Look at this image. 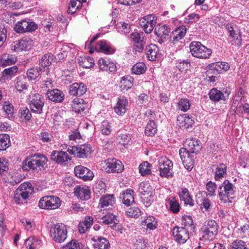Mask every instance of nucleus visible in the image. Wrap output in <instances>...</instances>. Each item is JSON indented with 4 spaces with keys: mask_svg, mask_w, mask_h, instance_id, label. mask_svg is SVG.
Masks as SVG:
<instances>
[{
    "mask_svg": "<svg viewBox=\"0 0 249 249\" xmlns=\"http://www.w3.org/2000/svg\"><path fill=\"white\" fill-rule=\"evenodd\" d=\"M179 196L180 199L183 200L185 204H189L191 206H194V201L190 196L187 189L185 188H182L179 192Z\"/></svg>",
    "mask_w": 249,
    "mask_h": 249,
    "instance_id": "ea45409f",
    "label": "nucleus"
},
{
    "mask_svg": "<svg viewBox=\"0 0 249 249\" xmlns=\"http://www.w3.org/2000/svg\"><path fill=\"white\" fill-rule=\"evenodd\" d=\"M95 243L93 244L95 249H108L109 243L106 238L99 236H95L92 238Z\"/></svg>",
    "mask_w": 249,
    "mask_h": 249,
    "instance_id": "bb28decb",
    "label": "nucleus"
},
{
    "mask_svg": "<svg viewBox=\"0 0 249 249\" xmlns=\"http://www.w3.org/2000/svg\"><path fill=\"white\" fill-rule=\"evenodd\" d=\"M153 188L150 185V183L148 181H143L140 183L139 186V192L142 195H144L146 194H149L152 192Z\"/></svg>",
    "mask_w": 249,
    "mask_h": 249,
    "instance_id": "13d9d810",
    "label": "nucleus"
},
{
    "mask_svg": "<svg viewBox=\"0 0 249 249\" xmlns=\"http://www.w3.org/2000/svg\"><path fill=\"white\" fill-rule=\"evenodd\" d=\"M71 107L73 111L80 113L85 108V105L83 103V100L77 98H74L71 104Z\"/></svg>",
    "mask_w": 249,
    "mask_h": 249,
    "instance_id": "79ce46f5",
    "label": "nucleus"
},
{
    "mask_svg": "<svg viewBox=\"0 0 249 249\" xmlns=\"http://www.w3.org/2000/svg\"><path fill=\"white\" fill-rule=\"evenodd\" d=\"M53 61V55L51 53L44 54L39 61V66L45 69L50 65Z\"/></svg>",
    "mask_w": 249,
    "mask_h": 249,
    "instance_id": "c03bdc74",
    "label": "nucleus"
},
{
    "mask_svg": "<svg viewBox=\"0 0 249 249\" xmlns=\"http://www.w3.org/2000/svg\"><path fill=\"white\" fill-rule=\"evenodd\" d=\"M82 6L79 0H71L69 4L68 12L69 14H73L77 10L80 8Z\"/></svg>",
    "mask_w": 249,
    "mask_h": 249,
    "instance_id": "5fc2aeb1",
    "label": "nucleus"
},
{
    "mask_svg": "<svg viewBox=\"0 0 249 249\" xmlns=\"http://www.w3.org/2000/svg\"><path fill=\"white\" fill-rule=\"evenodd\" d=\"M115 215L111 213H108L101 217H98V221L105 225L115 223Z\"/></svg>",
    "mask_w": 249,
    "mask_h": 249,
    "instance_id": "8fccbe9b",
    "label": "nucleus"
},
{
    "mask_svg": "<svg viewBox=\"0 0 249 249\" xmlns=\"http://www.w3.org/2000/svg\"><path fill=\"white\" fill-rule=\"evenodd\" d=\"M133 85V78L127 75L122 77L120 81V88L122 91L124 92L130 89Z\"/></svg>",
    "mask_w": 249,
    "mask_h": 249,
    "instance_id": "c9c22d12",
    "label": "nucleus"
},
{
    "mask_svg": "<svg viewBox=\"0 0 249 249\" xmlns=\"http://www.w3.org/2000/svg\"><path fill=\"white\" fill-rule=\"evenodd\" d=\"M142 225L146 226L147 229L153 230L157 228V221L155 217L149 216L142 221Z\"/></svg>",
    "mask_w": 249,
    "mask_h": 249,
    "instance_id": "58836bf2",
    "label": "nucleus"
},
{
    "mask_svg": "<svg viewBox=\"0 0 249 249\" xmlns=\"http://www.w3.org/2000/svg\"><path fill=\"white\" fill-rule=\"evenodd\" d=\"M209 94L210 99L214 102H218L220 100L225 101L228 98L229 95L228 92H225V93L224 94L215 88L212 89Z\"/></svg>",
    "mask_w": 249,
    "mask_h": 249,
    "instance_id": "393cba45",
    "label": "nucleus"
},
{
    "mask_svg": "<svg viewBox=\"0 0 249 249\" xmlns=\"http://www.w3.org/2000/svg\"><path fill=\"white\" fill-rule=\"evenodd\" d=\"M40 71L38 69L31 68L29 69L27 71V77L30 80H36L39 75L42 76L43 72L40 68Z\"/></svg>",
    "mask_w": 249,
    "mask_h": 249,
    "instance_id": "6e6d98bb",
    "label": "nucleus"
},
{
    "mask_svg": "<svg viewBox=\"0 0 249 249\" xmlns=\"http://www.w3.org/2000/svg\"><path fill=\"white\" fill-rule=\"evenodd\" d=\"M70 154L74 157L85 158L89 155L91 152V148L89 144H82L77 146H73L70 149Z\"/></svg>",
    "mask_w": 249,
    "mask_h": 249,
    "instance_id": "ddd939ff",
    "label": "nucleus"
},
{
    "mask_svg": "<svg viewBox=\"0 0 249 249\" xmlns=\"http://www.w3.org/2000/svg\"><path fill=\"white\" fill-rule=\"evenodd\" d=\"M182 225L187 230H193L194 229L193 221L191 216L189 215H184L181 219Z\"/></svg>",
    "mask_w": 249,
    "mask_h": 249,
    "instance_id": "09e8293b",
    "label": "nucleus"
},
{
    "mask_svg": "<svg viewBox=\"0 0 249 249\" xmlns=\"http://www.w3.org/2000/svg\"><path fill=\"white\" fill-rule=\"evenodd\" d=\"M191 102L187 98H180L177 104V109L183 112L188 111L191 107Z\"/></svg>",
    "mask_w": 249,
    "mask_h": 249,
    "instance_id": "37998d69",
    "label": "nucleus"
},
{
    "mask_svg": "<svg viewBox=\"0 0 249 249\" xmlns=\"http://www.w3.org/2000/svg\"><path fill=\"white\" fill-rule=\"evenodd\" d=\"M178 124L180 127L188 128L194 123L193 120L187 114H183L178 116Z\"/></svg>",
    "mask_w": 249,
    "mask_h": 249,
    "instance_id": "cd10ccee",
    "label": "nucleus"
},
{
    "mask_svg": "<svg viewBox=\"0 0 249 249\" xmlns=\"http://www.w3.org/2000/svg\"><path fill=\"white\" fill-rule=\"evenodd\" d=\"M106 185L102 181L96 182L93 186V192L97 196H99L104 193L106 191Z\"/></svg>",
    "mask_w": 249,
    "mask_h": 249,
    "instance_id": "603ef678",
    "label": "nucleus"
},
{
    "mask_svg": "<svg viewBox=\"0 0 249 249\" xmlns=\"http://www.w3.org/2000/svg\"><path fill=\"white\" fill-rule=\"evenodd\" d=\"M190 49L194 56L200 58H208L212 53L211 49L206 48L199 42H192L190 45Z\"/></svg>",
    "mask_w": 249,
    "mask_h": 249,
    "instance_id": "39448f33",
    "label": "nucleus"
},
{
    "mask_svg": "<svg viewBox=\"0 0 249 249\" xmlns=\"http://www.w3.org/2000/svg\"><path fill=\"white\" fill-rule=\"evenodd\" d=\"M134 193L133 190L127 189L120 194V198L124 205L130 206L134 202Z\"/></svg>",
    "mask_w": 249,
    "mask_h": 249,
    "instance_id": "a878e982",
    "label": "nucleus"
},
{
    "mask_svg": "<svg viewBox=\"0 0 249 249\" xmlns=\"http://www.w3.org/2000/svg\"><path fill=\"white\" fill-rule=\"evenodd\" d=\"M17 61V58L9 54H3L0 56V67H5L14 64Z\"/></svg>",
    "mask_w": 249,
    "mask_h": 249,
    "instance_id": "473e14b6",
    "label": "nucleus"
},
{
    "mask_svg": "<svg viewBox=\"0 0 249 249\" xmlns=\"http://www.w3.org/2000/svg\"><path fill=\"white\" fill-rule=\"evenodd\" d=\"M97 47L100 51L106 54H111L114 52V50L110 47V44L106 40L100 41L97 44Z\"/></svg>",
    "mask_w": 249,
    "mask_h": 249,
    "instance_id": "a19ab883",
    "label": "nucleus"
},
{
    "mask_svg": "<svg viewBox=\"0 0 249 249\" xmlns=\"http://www.w3.org/2000/svg\"><path fill=\"white\" fill-rule=\"evenodd\" d=\"M46 157L43 155L34 154L27 157L22 163V169L24 171L30 170H40L47 162Z\"/></svg>",
    "mask_w": 249,
    "mask_h": 249,
    "instance_id": "f257e3e1",
    "label": "nucleus"
},
{
    "mask_svg": "<svg viewBox=\"0 0 249 249\" xmlns=\"http://www.w3.org/2000/svg\"><path fill=\"white\" fill-rule=\"evenodd\" d=\"M228 39L232 45L236 46L241 45L242 39L240 32H230Z\"/></svg>",
    "mask_w": 249,
    "mask_h": 249,
    "instance_id": "49530a36",
    "label": "nucleus"
},
{
    "mask_svg": "<svg viewBox=\"0 0 249 249\" xmlns=\"http://www.w3.org/2000/svg\"><path fill=\"white\" fill-rule=\"evenodd\" d=\"M78 64L84 68H91L94 65V60L92 57L89 56H80L78 59Z\"/></svg>",
    "mask_w": 249,
    "mask_h": 249,
    "instance_id": "4c0bfd02",
    "label": "nucleus"
},
{
    "mask_svg": "<svg viewBox=\"0 0 249 249\" xmlns=\"http://www.w3.org/2000/svg\"><path fill=\"white\" fill-rule=\"evenodd\" d=\"M131 39L135 43L134 50L135 52H142L144 48V39L145 38V34L144 32H133L131 34Z\"/></svg>",
    "mask_w": 249,
    "mask_h": 249,
    "instance_id": "4468645a",
    "label": "nucleus"
},
{
    "mask_svg": "<svg viewBox=\"0 0 249 249\" xmlns=\"http://www.w3.org/2000/svg\"><path fill=\"white\" fill-rule=\"evenodd\" d=\"M51 159L56 162L65 165L71 160L66 151H53L51 155Z\"/></svg>",
    "mask_w": 249,
    "mask_h": 249,
    "instance_id": "a211bd4d",
    "label": "nucleus"
},
{
    "mask_svg": "<svg viewBox=\"0 0 249 249\" xmlns=\"http://www.w3.org/2000/svg\"><path fill=\"white\" fill-rule=\"evenodd\" d=\"M98 64L100 70L103 71L113 72L116 71L115 64L108 58H100Z\"/></svg>",
    "mask_w": 249,
    "mask_h": 249,
    "instance_id": "aec40b11",
    "label": "nucleus"
},
{
    "mask_svg": "<svg viewBox=\"0 0 249 249\" xmlns=\"http://www.w3.org/2000/svg\"><path fill=\"white\" fill-rule=\"evenodd\" d=\"M115 203V198L113 195H108L100 198L99 206L101 208L113 206Z\"/></svg>",
    "mask_w": 249,
    "mask_h": 249,
    "instance_id": "c85d7f7f",
    "label": "nucleus"
},
{
    "mask_svg": "<svg viewBox=\"0 0 249 249\" xmlns=\"http://www.w3.org/2000/svg\"><path fill=\"white\" fill-rule=\"evenodd\" d=\"M215 168L214 170V178L216 180H220L223 178L227 172V167L224 164H221L217 166H213Z\"/></svg>",
    "mask_w": 249,
    "mask_h": 249,
    "instance_id": "e433bc0d",
    "label": "nucleus"
},
{
    "mask_svg": "<svg viewBox=\"0 0 249 249\" xmlns=\"http://www.w3.org/2000/svg\"><path fill=\"white\" fill-rule=\"evenodd\" d=\"M87 87L83 83H74L69 87V93L73 96H81L87 91Z\"/></svg>",
    "mask_w": 249,
    "mask_h": 249,
    "instance_id": "4be33fe9",
    "label": "nucleus"
},
{
    "mask_svg": "<svg viewBox=\"0 0 249 249\" xmlns=\"http://www.w3.org/2000/svg\"><path fill=\"white\" fill-rule=\"evenodd\" d=\"M147 242L142 237H139L134 243L136 249H144L147 246Z\"/></svg>",
    "mask_w": 249,
    "mask_h": 249,
    "instance_id": "338daca9",
    "label": "nucleus"
},
{
    "mask_svg": "<svg viewBox=\"0 0 249 249\" xmlns=\"http://www.w3.org/2000/svg\"><path fill=\"white\" fill-rule=\"evenodd\" d=\"M146 56L149 60L154 61L158 56L159 49L158 47L153 44H150L146 47Z\"/></svg>",
    "mask_w": 249,
    "mask_h": 249,
    "instance_id": "f704fd0d",
    "label": "nucleus"
},
{
    "mask_svg": "<svg viewBox=\"0 0 249 249\" xmlns=\"http://www.w3.org/2000/svg\"><path fill=\"white\" fill-rule=\"evenodd\" d=\"M157 130V126L155 122L150 121L145 126V133L148 136H152L155 135Z\"/></svg>",
    "mask_w": 249,
    "mask_h": 249,
    "instance_id": "864d4df0",
    "label": "nucleus"
},
{
    "mask_svg": "<svg viewBox=\"0 0 249 249\" xmlns=\"http://www.w3.org/2000/svg\"><path fill=\"white\" fill-rule=\"evenodd\" d=\"M146 70V67L143 62H139L134 65L132 68V72L136 74H141L143 73Z\"/></svg>",
    "mask_w": 249,
    "mask_h": 249,
    "instance_id": "bf43d9fd",
    "label": "nucleus"
},
{
    "mask_svg": "<svg viewBox=\"0 0 249 249\" xmlns=\"http://www.w3.org/2000/svg\"><path fill=\"white\" fill-rule=\"evenodd\" d=\"M234 186L228 180H225L218 188L219 199L224 203L231 202L234 197Z\"/></svg>",
    "mask_w": 249,
    "mask_h": 249,
    "instance_id": "20e7f679",
    "label": "nucleus"
},
{
    "mask_svg": "<svg viewBox=\"0 0 249 249\" xmlns=\"http://www.w3.org/2000/svg\"><path fill=\"white\" fill-rule=\"evenodd\" d=\"M93 219L92 217H86L84 220L80 222L78 225V231L80 233H85L93 224Z\"/></svg>",
    "mask_w": 249,
    "mask_h": 249,
    "instance_id": "7c9ffc66",
    "label": "nucleus"
},
{
    "mask_svg": "<svg viewBox=\"0 0 249 249\" xmlns=\"http://www.w3.org/2000/svg\"><path fill=\"white\" fill-rule=\"evenodd\" d=\"M75 195L81 200H87L91 197V191L89 187L81 185L76 186L74 191Z\"/></svg>",
    "mask_w": 249,
    "mask_h": 249,
    "instance_id": "f3484780",
    "label": "nucleus"
},
{
    "mask_svg": "<svg viewBox=\"0 0 249 249\" xmlns=\"http://www.w3.org/2000/svg\"><path fill=\"white\" fill-rule=\"evenodd\" d=\"M9 136L6 134H0V151L6 150L10 145Z\"/></svg>",
    "mask_w": 249,
    "mask_h": 249,
    "instance_id": "de8ad7c7",
    "label": "nucleus"
},
{
    "mask_svg": "<svg viewBox=\"0 0 249 249\" xmlns=\"http://www.w3.org/2000/svg\"><path fill=\"white\" fill-rule=\"evenodd\" d=\"M14 85L16 89L19 92L27 90L28 84L26 77L22 75L18 76L15 79Z\"/></svg>",
    "mask_w": 249,
    "mask_h": 249,
    "instance_id": "2f4dec72",
    "label": "nucleus"
},
{
    "mask_svg": "<svg viewBox=\"0 0 249 249\" xmlns=\"http://www.w3.org/2000/svg\"><path fill=\"white\" fill-rule=\"evenodd\" d=\"M37 28L35 22L24 19L18 22L14 28L15 31H35Z\"/></svg>",
    "mask_w": 249,
    "mask_h": 249,
    "instance_id": "dca6fc26",
    "label": "nucleus"
},
{
    "mask_svg": "<svg viewBox=\"0 0 249 249\" xmlns=\"http://www.w3.org/2000/svg\"><path fill=\"white\" fill-rule=\"evenodd\" d=\"M217 186L214 182L211 181L208 182L206 184V189L210 196H215V191Z\"/></svg>",
    "mask_w": 249,
    "mask_h": 249,
    "instance_id": "e2e57ef3",
    "label": "nucleus"
},
{
    "mask_svg": "<svg viewBox=\"0 0 249 249\" xmlns=\"http://www.w3.org/2000/svg\"><path fill=\"white\" fill-rule=\"evenodd\" d=\"M139 173L142 176L148 175L151 173L150 164L147 161H144L139 167Z\"/></svg>",
    "mask_w": 249,
    "mask_h": 249,
    "instance_id": "052dcab7",
    "label": "nucleus"
},
{
    "mask_svg": "<svg viewBox=\"0 0 249 249\" xmlns=\"http://www.w3.org/2000/svg\"><path fill=\"white\" fill-rule=\"evenodd\" d=\"M22 178L18 174L11 175V174H8L5 179V181L9 183L12 186H14L15 185L21 182Z\"/></svg>",
    "mask_w": 249,
    "mask_h": 249,
    "instance_id": "3c124183",
    "label": "nucleus"
},
{
    "mask_svg": "<svg viewBox=\"0 0 249 249\" xmlns=\"http://www.w3.org/2000/svg\"><path fill=\"white\" fill-rule=\"evenodd\" d=\"M38 42L30 38H23L11 45V50L14 52H18L27 51L36 46Z\"/></svg>",
    "mask_w": 249,
    "mask_h": 249,
    "instance_id": "6e6552de",
    "label": "nucleus"
},
{
    "mask_svg": "<svg viewBox=\"0 0 249 249\" xmlns=\"http://www.w3.org/2000/svg\"><path fill=\"white\" fill-rule=\"evenodd\" d=\"M176 66L180 71L188 70L190 66V61L188 60L178 59L176 60Z\"/></svg>",
    "mask_w": 249,
    "mask_h": 249,
    "instance_id": "4d7b16f0",
    "label": "nucleus"
},
{
    "mask_svg": "<svg viewBox=\"0 0 249 249\" xmlns=\"http://www.w3.org/2000/svg\"><path fill=\"white\" fill-rule=\"evenodd\" d=\"M29 101L30 107L32 112L38 114L42 113L44 102L43 98L40 95L38 94L30 95Z\"/></svg>",
    "mask_w": 249,
    "mask_h": 249,
    "instance_id": "9b49d317",
    "label": "nucleus"
},
{
    "mask_svg": "<svg viewBox=\"0 0 249 249\" xmlns=\"http://www.w3.org/2000/svg\"><path fill=\"white\" fill-rule=\"evenodd\" d=\"M74 173L77 177L84 181L91 180L94 177V174L90 170L82 165L75 167Z\"/></svg>",
    "mask_w": 249,
    "mask_h": 249,
    "instance_id": "2eb2a0df",
    "label": "nucleus"
},
{
    "mask_svg": "<svg viewBox=\"0 0 249 249\" xmlns=\"http://www.w3.org/2000/svg\"><path fill=\"white\" fill-rule=\"evenodd\" d=\"M2 110L8 118L11 119L13 118L14 114V107L9 101H6L3 103Z\"/></svg>",
    "mask_w": 249,
    "mask_h": 249,
    "instance_id": "a18cd8bd",
    "label": "nucleus"
},
{
    "mask_svg": "<svg viewBox=\"0 0 249 249\" xmlns=\"http://www.w3.org/2000/svg\"><path fill=\"white\" fill-rule=\"evenodd\" d=\"M206 192L204 191L198 193L196 195V201L207 210L211 206V202L208 198H206Z\"/></svg>",
    "mask_w": 249,
    "mask_h": 249,
    "instance_id": "c756f323",
    "label": "nucleus"
},
{
    "mask_svg": "<svg viewBox=\"0 0 249 249\" xmlns=\"http://www.w3.org/2000/svg\"><path fill=\"white\" fill-rule=\"evenodd\" d=\"M34 192V189L30 183H24L20 185L15 191L14 200L16 204H20L28 199Z\"/></svg>",
    "mask_w": 249,
    "mask_h": 249,
    "instance_id": "7ed1b4c3",
    "label": "nucleus"
},
{
    "mask_svg": "<svg viewBox=\"0 0 249 249\" xmlns=\"http://www.w3.org/2000/svg\"><path fill=\"white\" fill-rule=\"evenodd\" d=\"M141 211L138 207H130L126 212V215L130 217H137L141 215Z\"/></svg>",
    "mask_w": 249,
    "mask_h": 249,
    "instance_id": "0e129e2a",
    "label": "nucleus"
},
{
    "mask_svg": "<svg viewBox=\"0 0 249 249\" xmlns=\"http://www.w3.org/2000/svg\"><path fill=\"white\" fill-rule=\"evenodd\" d=\"M173 235L175 239L180 243H184L189 238L188 230L183 227H175Z\"/></svg>",
    "mask_w": 249,
    "mask_h": 249,
    "instance_id": "6ab92c4d",
    "label": "nucleus"
},
{
    "mask_svg": "<svg viewBox=\"0 0 249 249\" xmlns=\"http://www.w3.org/2000/svg\"><path fill=\"white\" fill-rule=\"evenodd\" d=\"M61 201L60 198L53 196H47L42 197L38 202L40 208L53 210L59 208Z\"/></svg>",
    "mask_w": 249,
    "mask_h": 249,
    "instance_id": "423d86ee",
    "label": "nucleus"
},
{
    "mask_svg": "<svg viewBox=\"0 0 249 249\" xmlns=\"http://www.w3.org/2000/svg\"><path fill=\"white\" fill-rule=\"evenodd\" d=\"M229 249H247L245 242L242 240H235L230 246Z\"/></svg>",
    "mask_w": 249,
    "mask_h": 249,
    "instance_id": "69168bd1",
    "label": "nucleus"
},
{
    "mask_svg": "<svg viewBox=\"0 0 249 249\" xmlns=\"http://www.w3.org/2000/svg\"><path fill=\"white\" fill-rule=\"evenodd\" d=\"M62 249H83L78 241L72 240L64 246Z\"/></svg>",
    "mask_w": 249,
    "mask_h": 249,
    "instance_id": "774afa93",
    "label": "nucleus"
},
{
    "mask_svg": "<svg viewBox=\"0 0 249 249\" xmlns=\"http://www.w3.org/2000/svg\"><path fill=\"white\" fill-rule=\"evenodd\" d=\"M184 146L192 153H198L201 149V143L199 140L189 138L185 140Z\"/></svg>",
    "mask_w": 249,
    "mask_h": 249,
    "instance_id": "412c9836",
    "label": "nucleus"
},
{
    "mask_svg": "<svg viewBox=\"0 0 249 249\" xmlns=\"http://www.w3.org/2000/svg\"><path fill=\"white\" fill-rule=\"evenodd\" d=\"M159 165L161 177L171 178L173 176V164L172 161L165 157H162L159 160Z\"/></svg>",
    "mask_w": 249,
    "mask_h": 249,
    "instance_id": "1a4fd4ad",
    "label": "nucleus"
},
{
    "mask_svg": "<svg viewBox=\"0 0 249 249\" xmlns=\"http://www.w3.org/2000/svg\"><path fill=\"white\" fill-rule=\"evenodd\" d=\"M24 244L27 249H38L42 246V242L35 237H30L25 241Z\"/></svg>",
    "mask_w": 249,
    "mask_h": 249,
    "instance_id": "72a5a7b5",
    "label": "nucleus"
},
{
    "mask_svg": "<svg viewBox=\"0 0 249 249\" xmlns=\"http://www.w3.org/2000/svg\"><path fill=\"white\" fill-rule=\"evenodd\" d=\"M100 131L102 134L108 135L112 131V127L107 121H103L100 126Z\"/></svg>",
    "mask_w": 249,
    "mask_h": 249,
    "instance_id": "680f3d73",
    "label": "nucleus"
},
{
    "mask_svg": "<svg viewBox=\"0 0 249 249\" xmlns=\"http://www.w3.org/2000/svg\"><path fill=\"white\" fill-rule=\"evenodd\" d=\"M218 226L213 220H206L202 225L200 229V239L205 241L211 240L214 238L217 234Z\"/></svg>",
    "mask_w": 249,
    "mask_h": 249,
    "instance_id": "f03ea898",
    "label": "nucleus"
},
{
    "mask_svg": "<svg viewBox=\"0 0 249 249\" xmlns=\"http://www.w3.org/2000/svg\"><path fill=\"white\" fill-rule=\"evenodd\" d=\"M50 235L56 242L61 243L67 238V229L66 226L63 224H57L52 227L50 230Z\"/></svg>",
    "mask_w": 249,
    "mask_h": 249,
    "instance_id": "0eeeda50",
    "label": "nucleus"
},
{
    "mask_svg": "<svg viewBox=\"0 0 249 249\" xmlns=\"http://www.w3.org/2000/svg\"><path fill=\"white\" fill-rule=\"evenodd\" d=\"M127 105L128 101L125 97L118 98L116 105L114 107V111L118 115H124L126 111Z\"/></svg>",
    "mask_w": 249,
    "mask_h": 249,
    "instance_id": "5701e85b",
    "label": "nucleus"
},
{
    "mask_svg": "<svg viewBox=\"0 0 249 249\" xmlns=\"http://www.w3.org/2000/svg\"><path fill=\"white\" fill-rule=\"evenodd\" d=\"M157 19L156 16L150 14L140 19L139 23L144 31H153L157 24Z\"/></svg>",
    "mask_w": 249,
    "mask_h": 249,
    "instance_id": "f8f14e48",
    "label": "nucleus"
},
{
    "mask_svg": "<svg viewBox=\"0 0 249 249\" xmlns=\"http://www.w3.org/2000/svg\"><path fill=\"white\" fill-rule=\"evenodd\" d=\"M103 168L108 173H121L124 170L122 162L116 159H108L106 160Z\"/></svg>",
    "mask_w": 249,
    "mask_h": 249,
    "instance_id": "9d476101",
    "label": "nucleus"
},
{
    "mask_svg": "<svg viewBox=\"0 0 249 249\" xmlns=\"http://www.w3.org/2000/svg\"><path fill=\"white\" fill-rule=\"evenodd\" d=\"M46 95L50 100L54 102H61L64 100V93L57 89L48 90Z\"/></svg>",
    "mask_w": 249,
    "mask_h": 249,
    "instance_id": "b1692460",
    "label": "nucleus"
}]
</instances>
